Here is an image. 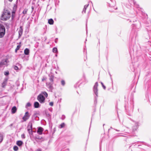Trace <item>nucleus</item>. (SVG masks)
Masks as SVG:
<instances>
[{
    "label": "nucleus",
    "mask_w": 151,
    "mask_h": 151,
    "mask_svg": "<svg viewBox=\"0 0 151 151\" xmlns=\"http://www.w3.org/2000/svg\"><path fill=\"white\" fill-rule=\"evenodd\" d=\"M0 138L1 140V141H2L3 140V136L1 134H0Z\"/></svg>",
    "instance_id": "c85d7f7f"
},
{
    "label": "nucleus",
    "mask_w": 151,
    "mask_h": 151,
    "mask_svg": "<svg viewBox=\"0 0 151 151\" xmlns=\"http://www.w3.org/2000/svg\"><path fill=\"white\" fill-rule=\"evenodd\" d=\"M101 84L102 85V86L103 87L104 89H106L105 86H104V85L103 84V83L102 82H101Z\"/></svg>",
    "instance_id": "5701e85b"
},
{
    "label": "nucleus",
    "mask_w": 151,
    "mask_h": 151,
    "mask_svg": "<svg viewBox=\"0 0 151 151\" xmlns=\"http://www.w3.org/2000/svg\"><path fill=\"white\" fill-rule=\"evenodd\" d=\"M14 68L15 70H17L18 69V67L17 66H15L14 67Z\"/></svg>",
    "instance_id": "c756f323"
},
{
    "label": "nucleus",
    "mask_w": 151,
    "mask_h": 151,
    "mask_svg": "<svg viewBox=\"0 0 151 151\" xmlns=\"http://www.w3.org/2000/svg\"><path fill=\"white\" fill-rule=\"evenodd\" d=\"M98 83L97 82H96L94 86V91L96 96H98V90L97 87L98 86Z\"/></svg>",
    "instance_id": "39448f33"
},
{
    "label": "nucleus",
    "mask_w": 151,
    "mask_h": 151,
    "mask_svg": "<svg viewBox=\"0 0 151 151\" xmlns=\"http://www.w3.org/2000/svg\"><path fill=\"white\" fill-rule=\"evenodd\" d=\"M43 129L41 127H39L38 128L37 132L39 134L41 135L42 134V132L43 131Z\"/></svg>",
    "instance_id": "0eeeda50"
},
{
    "label": "nucleus",
    "mask_w": 151,
    "mask_h": 151,
    "mask_svg": "<svg viewBox=\"0 0 151 151\" xmlns=\"http://www.w3.org/2000/svg\"><path fill=\"white\" fill-rule=\"evenodd\" d=\"M17 111V108L16 106H13L11 110V111L12 114L15 113Z\"/></svg>",
    "instance_id": "1a4fd4ad"
},
{
    "label": "nucleus",
    "mask_w": 151,
    "mask_h": 151,
    "mask_svg": "<svg viewBox=\"0 0 151 151\" xmlns=\"http://www.w3.org/2000/svg\"><path fill=\"white\" fill-rule=\"evenodd\" d=\"M37 151H41V150L40 149H38L37 150Z\"/></svg>",
    "instance_id": "f704fd0d"
},
{
    "label": "nucleus",
    "mask_w": 151,
    "mask_h": 151,
    "mask_svg": "<svg viewBox=\"0 0 151 151\" xmlns=\"http://www.w3.org/2000/svg\"><path fill=\"white\" fill-rule=\"evenodd\" d=\"M13 150L15 151H17L18 150V147L17 146H14L13 147Z\"/></svg>",
    "instance_id": "dca6fc26"
},
{
    "label": "nucleus",
    "mask_w": 151,
    "mask_h": 151,
    "mask_svg": "<svg viewBox=\"0 0 151 151\" xmlns=\"http://www.w3.org/2000/svg\"><path fill=\"white\" fill-rule=\"evenodd\" d=\"M4 84H5V83H3L2 84V87H4V86L5 85H4Z\"/></svg>",
    "instance_id": "473e14b6"
},
{
    "label": "nucleus",
    "mask_w": 151,
    "mask_h": 151,
    "mask_svg": "<svg viewBox=\"0 0 151 151\" xmlns=\"http://www.w3.org/2000/svg\"><path fill=\"white\" fill-rule=\"evenodd\" d=\"M12 0H9V1H12Z\"/></svg>",
    "instance_id": "c9c22d12"
},
{
    "label": "nucleus",
    "mask_w": 151,
    "mask_h": 151,
    "mask_svg": "<svg viewBox=\"0 0 151 151\" xmlns=\"http://www.w3.org/2000/svg\"><path fill=\"white\" fill-rule=\"evenodd\" d=\"M86 9H84V8H83L82 12H84V13H85L86 12Z\"/></svg>",
    "instance_id": "7c9ffc66"
},
{
    "label": "nucleus",
    "mask_w": 151,
    "mask_h": 151,
    "mask_svg": "<svg viewBox=\"0 0 151 151\" xmlns=\"http://www.w3.org/2000/svg\"><path fill=\"white\" fill-rule=\"evenodd\" d=\"M22 27H20V29L18 32L19 36H21L22 35Z\"/></svg>",
    "instance_id": "ddd939ff"
},
{
    "label": "nucleus",
    "mask_w": 151,
    "mask_h": 151,
    "mask_svg": "<svg viewBox=\"0 0 151 151\" xmlns=\"http://www.w3.org/2000/svg\"><path fill=\"white\" fill-rule=\"evenodd\" d=\"M48 23L50 24H53L54 23V21L52 19H50L48 20Z\"/></svg>",
    "instance_id": "f8f14e48"
},
{
    "label": "nucleus",
    "mask_w": 151,
    "mask_h": 151,
    "mask_svg": "<svg viewBox=\"0 0 151 151\" xmlns=\"http://www.w3.org/2000/svg\"><path fill=\"white\" fill-rule=\"evenodd\" d=\"M57 56V55H55V56Z\"/></svg>",
    "instance_id": "4c0bfd02"
},
{
    "label": "nucleus",
    "mask_w": 151,
    "mask_h": 151,
    "mask_svg": "<svg viewBox=\"0 0 151 151\" xmlns=\"http://www.w3.org/2000/svg\"><path fill=\"white\" fill-rule=\"evenodd\" d=\"M29 53V50L27 48H26L24 50V53L26 55H28Z\"/></svg>",
    "instance_id": "9d476101"
},
{
    "label": "nucleus",
    "mask_w": 151,
    "mask_h": 151,
    "mask_svg": "<svg viewBox=\"0 0 151 151\" xmlns=\"http://www.w3.org/2000/svg\"><path fill=\"white\" fill-rule=\"evenodd\" d=\"M31 104L28 102V103H27V106H31Z\"/></svg>",
    "instance_id": "cd10ccee"
},
{
    "label": "nucleus",
    "mask_w": 151,
    "mask_h": 151,
    "mask_svg": "<svg viewBox=\"0 0 151 151\" xmlns=\"http://www.w3.org/2000/svg\"><path fill=\"white\" fill-rule=\"evenodd\" d=\"M12 17H13V15L12 16Z\"/></svg>",
    "instance_id": "58836bf2"
},
{
    "label": "nucleus",
    "mask_w": 151,
    "mask_h": 151,
    "mask_svg": "<svg viewBox=\"0 0 151 151\" xmlns=\"http://www.w3.org/2000/svg\"><path fill=\"white\" fill-rule=\"evenodd\" d=\"M89 6V4H87L85 5L84 6V9H86L87 8L88 6Z\"/></svg>",
    "instance_id": "b1692460"
},
{
    "label": "nucleus",
    "mask_w": 151,
    "mask_h": 151,
    "mask_svg": "<svg viewBox=\"0 0 151 151\" xmlns=\"http://www.w3.org/2000/svg\"><path fill=\"white\" fill-rule=\"evenodd\" d=\"M44 80V79H42V81H43Z\"/></svg>",
    "instance_id": "e433bc0d"
},
{
    "label": "nucleus",
    "mask_w": 151,
    "mask_h": 151,
    "mask_svg": "<svg viewBox=\"0 0 151 151\" xmlns=\"http://www.w3.org/2000/svg\"><path fill=\"white\" fill-rule=\"evenodd\" d=\"M41 94H43L45 96V97H47V96H48L46 92H42V93Z\"/></svg>",
    "instance_id": "a211bd4d"
},
{
    "label": "nucleus",
    "mask_w": 151,
    "mask_h": 151,
    "mask_svg": "<svg viewBox=\"0 0 151 151\" xmlns=\"http://www.w3.org/2000/svg\"><path fill=\"white\" fill-rule=\"evenodd\" d=\"M10 13L7 10L4 11L2 14L1 19L3 20H6L9 19L10 17Z\"/></svg>",
    "instance_id": "f257e3e1"
},
{
    "label": "nucleus",
    "mask_w": 151,
    "mask_h": 151,
    "mask_svg": "<svg viewBox=\"0 0 151 151\" xmlns=\"http://www.w3.org/2000/svg\"><path fill=\"white\" fill-rule=\"evenodd\" d=\"M50 81H53V78L52 77V78H50Z\"/></svg>",
    "instance_id": "2f4dec72"
},
{
    "label": "nucleus",
    "mask_w": 151,
    "mask_h": 151,
    "mask_svg": "<svg viewBox=\"0 0 151 151\" xmlns=\"http://www.w3.org/2000/svg\"><path fill=\"white\" fill-rule=\"evenodd\" d=\"M37 99L41 103L44 102L45 98L42 94H39L37 97Z\"/></svg>",
    "instance_id": "7ed1b4c3"
},
{
    "label": "nucleus",
    "mask_w": 151,
    "mask_h": 151,
    "mask_svg": "<svg viewBox=\"0 0 151 151\" xmlns=\"http://www.w3.org/2000/svg\"><path fill=\"white\" fill-rule=\"evenodd\" d=\"M61 84H62L63 85V86H64V85L65 84V82L63 80H62L61 81Z\"/></svg>",
    "instance_id": "393cba45"
},
{
    "label": "nucleus",
    "mask_w": 151,
    "mask_h": 151,
    "mask_svg": "<svg viewBox=\"0 0 151 151\" xmlns=\"http://www.w3.org/2000/svg\"><path fill=\"white\" fill-rule=\"evenodd\" d=\"M21 44V42H20L19 44ZM21 45H19L17 46V47L16 48L17 50H19L21 47Z\"/></svg>",
    "instance_id": "aec40b11"
},
{
    "label": "nucleus",
    "mask_w": 151,
    "mask_h": 151,
    "mask_svg": "<svg viewBox=\"0 0 151 151\" xmlns=\"http://www.w3.org/2000/svg\"><path fill=\"white\" fill-rule=\"evenodd\" d=\"M4 74L5 76H7L9 74V72L8 71L5 72L4 73Z\"/></svg>",
    "instance_id": "412c9836"
},
{
    "label": "nucleus",
    "mask_w": 151,
    "mask_h": 151,
    "mask_svg": "<svg viewBox=\"0 0 151 151\" xmlns=\"http://www.w3.org/2000/svg\"><path fill=\"white\" fill-rule=\"evenodd\" d=\"M49 105L51 106H53V102H50L49 103Z\"/></svg>",
    "instance_id": "bb28decb"
},
{
    "label": "nucleus",
    "mask_w": 151,
    "mask_h": 151,
    "mask_svg": "<svg viewBox=\"0 0 151 151\" xmlns=\"http://www.w3.org/2000/svg\"><path fill=\"white\" fill-rule=\"evenodd\" d=\"M27 11H28V9H24L23 12H22L23 14L24 15L26 14L27 13Z\"/></svg>",
    "instance_id": "f3484780"
},
{
    "label": "nucleus",
    "mask_w": 151,
    "mask_h": 151,
    "mask_svg": "<svg viewBox=\"0 0 151 151\" xmlns=\"http://www.w3.org/2000/svg\"><path fill=\"white\" fill-rule=\"evenodd\" d=\"M134 130H136L138 127V124L137 122H134Z\"/></svg>",
    "instance_id": "6e6552de"
},
{
    "label": "nucleus",
    "mask_w": 151,
    "mask_h": 151,
    "mask_svg": "<svg viewBox=\"0 0 151 151\" xmlns=\"http://www.w3.org/2000/svg\"><path fill=\"white\" fill-rule=\"evenodd\" d=\"M18 50H17V49L16 48L15 50V52H16Z\"/></svg>",
    "instance_id": "72a5a7b5"
},
{
    "label": "nucleus",
    "mask_w": 151,
    "mask_h": 151,
    "mask_svg": "<svg viewBox=\"0 0 151 151\" xmlns=\"http://www.w3.org/2000/svg\"><path fill=\"white\" fill-rule=\"evenodd\" d=\"M7 63V60L4 59L2 60L0 63V67L3 65H6Z\"/></svg>",
    "instance_id": "423d86ee"
},
{
    "label": "nucleus",
    "mask_w": 151,
    "mask_h": 151,
    "mask_svg": "<svg viewBox=\"0 0 151 151\" xmlns=\"http://www.w3.org/2000/svg\"><path fill=\"white\" fill-rule=\"evenodd\" d=\"M52 52H57V49L56 48H54L52 49Z\"/></svg>",
    "instance_id": "6ab92c4d"
},
{
    "label": "nucleus",
    "mask_w": 151,
    "mask_h": 151,
    "mask_svg": "<svg viewBox=\"0 0 151 151\" xmlns=\"http://www.w3.org/2000/svg\"><path fill=\"white\" fill-rule=\"evenodd\" d=\"M5 32V29L4 26L0 24V38L4 36Z\"/></svg>",
    "instance_id": "f03ea898"
},
{
    "label": "nucleus",
    "mask_w": 151,
    "mask_h": 151,
    "mask_svg": "<svg viewBox=\"0 0 151 151\" xmlns=\"http://www.w3.org/2000/svg\"><path fill=\"white\" fill-rule=\"evenodd\" d=\"M34 106L35 108H38L39 107V104L37 102H35L34 103Z\"/></svg>",
    "instance_id": "9b49d317"
},
{
    "label": "nucleus",
    "mask_w": 151,
    "mask_h": 151,
    "mask_svg": "<svg viewBox=\"0 0 151 151\" xmlns=\"http://www.w3.org/2000/svg\"><path fill=\"white\" fill-rule=\"evenodd\" d=\"M30 128H31V129H28V131L29 134H32V124L31 125Z\"/></svg>",
    "instance_id": "2eb2a0df"
},
{
    "label": "nucleus",
    "mask_w": 151,
    "mask_h": 151,
    "mask_svg": "<svg viewBox=\"0 0 151 151\" xmlns=\"http://www.w3.org/2000/svg\"><path fill=\"white\" fill-rule=\"evenodd\" d=\"M22 142L21 141H18L17 142V144L19 146H21L22 144Z\"/></svg>",
    "instance_id": "4468645a"
},
{
    "label": "nucleus",
    "mask_w": 151,
    "mask_h": 151,
    "mask_svg": "<svg viewBox=\"0 0 151 151\" xmlns=\"http://www.w3.org/2000/svg\"><path fill=\"white\" fill-rule=\"evenodd\" d=\"M60 128H62L64 127L65 126V124L64 123H63L60 125Z\"/></svg>",
    "instance_id": "4be33fe9"
},
{
    "label": "nucleus",
    "mask_w": 151,
    "mask_h": 151,
    "mask_svg": "<svg viewBox=\"0 0 151 151\" xmlns=\"http://www.w3.org/2000/svg\"><path fill=\"white\" fill-rule=\"evenodd\" d=\"M30 115L29 113L28 112H26L22 118V119L24 121H26L29 118Z\"/></svg>",
    "instance_id": "20e7f679"
},
{
    "label": "nucleus",
    "mask_w": 151,
    "mask_h": 151,
    "mask_svg": "<svg viewBox=\"0 0 151 151\" xmlns=\"http://www.w3.org/2000/svg\"><path fill=\"white\" fill-rule=\"evenodd\" d=\"M21 137L23 138H25V135L24 134H22L21 135Z\"/></svg>",
    "instance_id": "a878e982"
}]
</instances>
